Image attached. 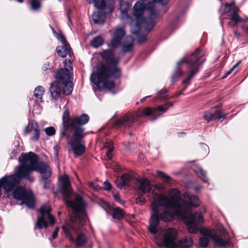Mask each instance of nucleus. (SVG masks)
<instances>
[{
    "label": "nucleus",
    "instance_id": "nucleus-1",
    "mask_svg": "<svg viewBox=\"0 0 248 248\" xmlns=\"http://www.w3.org/2000/svg\"><path fill=\"white\" fill-rule=\"evenodd\" d=\"M154 195L151 204L153 212L149 220V231L153 234H155V243L160 242L163 237V232L166 230L158 227L159 220L164 222L173 220L174 216L178 215L184 218L187 225L189 232L195 233L198 232V225L203 222V218L201 213L196 212L191 214L192 209L198 207L199 200L196 196H190L186 193L185 198L188 201L182 200L180 198V193L176 189L170 191L169 197L164 194H156Z\"/></svg>",
    "mask_w": 248,
    "mask_h": 248
},
{
    "label": "nucleus",
    "instance_id": "nucleus-2",
    "mask_svg": "<svg viewBox=\"0 0 248 248\" xmlns=\"http://www.w3.org/2000/svg\"><path fill=\"white\" fill-rule=\"evenodd\" d=\"M61 191L64 195V200L66 205L70 207L73 210L74 216L71 217L70 221L66 222L62 226V229L66 237L69 241L74 243L77 247H81L87 241L86 235L80 233L78 234L76 239L72 236V232L77 233L83 225L86 219L85 204L82 198L77 195L74 201L69 200L72 194L71 184L69 177L64 175L60 178Z\"/></svg>",
    "mask_w": 248,
    "mask_h": 248
},
{
    "label": "nucleus",
    "instance_id": "nucleus-3",
    "mask_svg": "<svg viewBox=\"0 0 248 248\" xmlns=\"http://www.w3.org/2000/svg\"><path fill=\"white\" fill-rule=\"evenodd\" d=\"M99 54L106 64L98 65V71L91 74L90 80L100 91L111 90L115 87V83L109 78H118L121 76V69L117 66L120 59L109 49L103 50Z\"/></svg>",
    "mask_w": 248,
    "mask_h": 248
},
{
    "label": "nucleus",
    "instance_id": "nucleus-4",
    "mask_svg": "<svg viewBox=\"0 0 248 248\" xmlns=\"http://www.w3.org/2000/svg\"><path fill=\"white\" fill-rule=\"evenodd\" d=\"M39 157L35 154L30 152L28 154H22L19 157L20 165L19 173L22 176L27 177L31 182L34 178L30 176L33 171H37L41 174L40 182L45 189L50 186V179L52 172L49 166L44 162H38Z\"/></svg>",
    "mask_w": 248,
    "mask_h": 248
},
{
    "label": "nucleus",
    "instance_id": "nucleus-5",
    "mask_svg": "<svg viewBox=\"0 0 248 248\" xmlns=\"http://www.w3.org/2000/svg\"><path fill=\"white\" fill-rule=\"evenodd\" d=\"M20 165L16 169V173L11 175H6L0 179V186L3 189L5 194L13 191L12 195L14 199L22 201L29 208L34 207V199L32 192L26 190L24 188L18 186L22 178L27 177L22 176L18 173Z\"/></svg>",
    "mask_w": 248,
    "mask_h": 248
},
{
    "label": "nucleus",
    "instance_id": "nucleus-6",
    "mask_svg": "<svg viewBox=\"0 0 248 248\" xmlns=\"http://www.w3.org/2000/svg\"><path fill=\"white\" fill-rule=\"evenodd\" d=\"M203 55L204 52L202 50L198 48L190 55L186 56L177 63L175 71L171 78V80L172 82H174L177 80L183 75V72L181 70V66L184 63H186L188 68L190 69L187 77L183 81V84H187V85L183 89V92H184L189 84V81L191 80L198 72L199 67L201 64L198 63L197 62L199 60Z\"/></svg>",
    "mask_w": 248,
    "mask_h": 248
},
{
    "label": "nucleus",
    "instance_id": "nucleus-7",
    "mask_svg": "<svg viewBox=\"0 0 248 248\" xmlns=\"http://www.w3.org/2000/svg\"><path fill=\"white\" fill-rule=\"evenodd\" d=\"M169 0H153V1L148 2L145 4L143 2H137L133 7L134 16L136 20L149 22L150 29H153L155 26L154 20L158 16V12L155 9V2H158L162 5L167 4Z\"/></svg>",
    "mask_w": 248,
    "mask_h": 248
},
{
    "label": "nucleus",
    "instance_id": "nucleus-8",
    "mask_svg": "<svg viewBox=\"0 0 248 248\" xmlns=\"http://www.w3.org/2000/svg\"><path fill=\"white\" fill-rule=\"evenodd\" d=\"M173 106L172 103L168 102L163 106H158L153 108L149 107L145 108L140 113L138 114L136 116L125 115L122 116L116 121L115 125L117 128L123 126H129L131 124L137 121L138 118L141 116H150L152 120H155L166 112L169 107Z\"/></svg>",
    "mask_w": 248,
    "mask_h": 248
},
{
    "label": "nucleus",
    "instance_id": "nucleus-9",
    "mask_svg": "<svg viewBox=\"0 0 248 248\" xmlns=\"http://www.w3.org/2000/svg\"><path fill=\"white\" fill-rule=\"evenodd\" d=\"M111 38L108 44V46L111 48H116L122 46V51L126 53L132 51L134 47V39L131 36H126L122 44V40L125 35L126 32L123 27H118L112 31Z\"/></svg>",
    "mask_w": 248,
    "mask_h": 248
},
{
    "label": "nucleus",
    "instance_id": "nucleus-10",
    "mask_svg": "<svg viewBox=\"0 0 248 248\" xmlns=\"http://www.w3.org/2000/svg\"><path fill=\"white\" fill-rule=\"evenodd\" d=\"M177 237V232L175 229L168 228L164 232L161 241L156 242V244L167 248H188L193 245V242L191 237L185 236L177 243L176 240Z\"/></svg>",
    "mask_w": 248,
    "mask_h": 248
},
{
    "label": "nucleus",
    "instance_id": "nucleus-11",
    "mask_svg": "<svg viewBox=\"0 0 248 248\" xmlns=\"http://www.w3.org/2000/svg\"><path fill=\"white\" fill-rule=\"evenodd\" d=\"M200 231L203 235L199 239V244L202 247L205 248L207 247L209 239H212L215 244L217 246L228 247L230 246V243L228 241L224 240L222 238L217 235L215 231L213 229L202 228Z\"/></svg>",
    "mask_w": 248,
    "mask_h": 248
},
{
    "label": "nucleus",
    "instance_id": "nucleus-12",
    "mask_svg": "<svg viewBox=\"0 0 248 248\" xmlns=\"http://www.w3.org/2000/svg\"><path fill=\"white\" fill-rule=\"evenodd\" d=\"M239 9L236 6L235 1L232 0L231 3H221L219 12L222 15H227L231 17V19L234 21L232 26H234L236 24L239 22H246L248 18L243 19L240 17L237 13Z\"/></svg>",
    "mask_w": 248,
    "mask_h": 248
},
{
    "label": "nucleus",
    "instance_id": "nucleus-13",
    "mask_svg": "<svg viewBox=\"0 0 248 248\" xmlns=\"http://www.w3.org/2000/svg\"><path fill=\"white\" fill-rule=\"evenodd\" d=\"M72 83L64 84L59 81L52 83L49 87V92L51 97L57 100L61 97L62 94L68 95L71 94L73 91Z\"/></svg>",
    "mask_w": 248,
    "mask_h": 248
},
{
    "label": "nucleus",
    "instance_id": "nucleus-14",
    "mask_svg": "<svg viewBox=\"0 0 248 248\" xmlns=\"http://www.w3.org/2000/svg\"><path fill=\"white\" fill-rule=\"evenodd\" d=\"M50 211L51 208L49 205H44L40 208L36 222V227L39 229L47 228L48 224L51 225L54 224V218L50 214Z\"/></svg>",
    "mask_w": 248,
    "mask_h": 248
},
{
    "label": "nucleus",
    "instance_id": "nucleus-15",
    "mask_svg": "<svg viewBox=\"0 0 248 248\" xmlns=\"http://www.w3.org/2000/svg\"><path fill=\"white\" fill-rule=\"evenodd\" d=\"M51 30L55 36L62 44V46H58L56 48V52L59 56L64 58L67 55H68L71 58L73 55V53L71 52L72 49L66 40L64 35L61 31L57 33L52 27H51Z\"/></svg>",
    "mask_w": 248,
    "mask_h": 248
},
{
    "label": "nucleus",
    "instance_id": "nucleus-16",
    "mask_svg": "<svg viewBox=\"0 0 248 248\" xmlns=\"http://www.w3.org/2000/svg\"><path fill=\"white\" fill-rule=\"evenodd\" d=\"M85 134H79L78 131L74 133L73 139L68 142L74 155L78 156L81 155L85 150V147L81 143V139Z\"/></svg>",
    "mask_w": 248,
    "mask_h": 248
},
{
    "label": "nucleus",
    "instance_id": "nucleus-17",
    "mask_svg": "<svg viewBox=\"0 0 248 248\" xmlns=\"http://www.w3.org/2000/svg\"><path fill=\"white\" fill-rule=\"evenodd\" d=\"M64 68L60 69L57 71L56 75V78L57 79V81L61 82L64 84H68V83H72L69 81L70 75V70L72 69V63L70 60L68 62L66 60L64 62Z\"/></svg>",
    "mask_w": 248,
    "mask_h": 248
},
{
    "label": "nucleus",
    "instance_id": "nucleus-18",
    "mask_svg": "<svg viewBox=\"0 0 248 248\" xmlns=\"http://www.w3.org/2000/svg\"><path fill=\"white\" fill-rule=\"evenodd\" d=\"M89 120V117L86 114H83L79 117L71 118V130H73L74 133L78 131L79 134H84V129L81 126L87 124Z\"/></svg>",
    "mask_w": 248,
    "mask_h": 248
},
{
    "label": "nucleus",
    "instance_id": "nucleus-19",
    "mask_svg": "<svg viewBox=\"0 0 248 248\" xmlns=\"http://www.w3.org/2000/svg\"><path fill=\"white\" fill-rule=\"evenodd\" d=\"M23 134L24 136L29 134L31 140L37 141L40 137V131L37 123L34 121L29 123L25 128Z\"/></svg>",
    "mask_w": 248,
    "mask_h": 248
},
{
    "label": "nucleus",
    "instance_id": "nucleus-20",
    "mask_svg": "<svg viewBox=\"0 0 248 248\" xmlns=\"http://www.w3.org/2000/svg\"><path fill=\"white\" fill-rule=\"evenodd\" d=\"M136 188L139 193H146L151 190L150 182L147 179H135Z\"/></svg>",
    "mask_w": 248,
    "mask_h": 248
},
{
    "label": "nucleus",
    "instance_id": "nucleus-21",
    "mask_svg": "<svg viewBox=\"0 0 248 248\" xmlns=\"http://www.w3.org/2000/svg\"><path fill=\"white\" fill-rule=\"evenodd\" d=\"M225 117V114L220 111L218 108H214L211 109L210 111H206L204 115V118L207 122L212 120H216Z\"/></svg>",
    "mask_w": 248,
    "mask_h": 248
},
{
    "label": "nucleus",
    "instance_id": "nucleus-22",
    "mask_svg": "<svg viewBox=\"0 0 248 248\" xmlns=\"http://www.w3.org/2000/svg\"><path fill=\"white\" fill-rule=\"evenodd\" d=\"M69 109L66 108L62 116V123L63 125V129L61 131L62 136H66L69 138V135L67 134V131L71 130V119H69Z\"/></svg>",
    "mask_w": 248,
    "mask_h": 248
},
{
    "label": "nucleus",
    "instance_id": "nucleus-23",
    "mask_svg": "<svg viewBox=\"0 0 248 248\" xmlns=\"http://www.w3.org/2000/svg\"><path fill=\"white\" fill-rule=\"evenodd\" d=\"M142 24L145 25V28L146 30L148 31H151L152 30L148 28L150 27V26L148 24V21L145 22V21L139 20V21H138V20H136V23L135 24H131V32L133 34H138L140 32L141 24Z\"/></svg>",
    "mask_w": 248,
    "mask_h": 248
},
{
    "label": "nucleus",
    "instance_id": "nucleus-24",
    "mask_svg": "<svg viewBox=\"0 0 248 248\" xmlns=\"http://www.w3.org/2000/svg\"><path fill=\"white\" fill-rule=\"evenodd\" d=\"M134 180L133 177L128 174L125 173L122 175L121 182L119 180L115 181V184L119 188H122L125 186H129L131 181Z\"/></svg>",
    "mask_w": 248,
    "mask_h": 248
},
{
    "label": "nucleus",
    "instance_id": "nucleus-25",
    "mask_svg": "<svg viewBox=\"0 0 248 248\" xmlns=\"http://www.w3.org/2000/svg\"><path fill=\"white\" fill-rule=\"evenodd\" d=\"M106 17L105 14L101 11L94 12L92 15L93 22L97 24H103L105 20Z\"/></svg>",
    "mask_w": 248,
    "mask_h": 248
},
{
    "label": "nucleus",
    "instance_id": "nucleus-26",
    "mask_svg": "<svg viewBox=\"0 0 248 248\" xmlns=\"http://www.w3.org/2000/svg\"><path fill=\"white\" fill-rule=\"evenodd\" d=\"M112 217L114 219L121 220L124 217L123 211L119 207L114 208L112 209Z\"/></svg>",
    "mask_w": 248,
    "mask_h": 248
},
{
    "label": "nucleus",
    "instance_id": "nucleus-27",
    "mask_svg": "<svg viewBox=\"0 0 248 248\" xmlns=\"http://www.w3.org/2000/svg\"><path fill=\"white\" fill-rule=\"evenodd\" d=\"M104 42V39L100 36L94 37L91 42V45L95 48H97L102 46Z\"/></svg>",
    "mask_w": 248,
    "mask_h": 248
},
{
    "label": "nucleus",
    "instance_id": "nucleus-28",
    "mask_svg": "<svg viewBox=\"0 0 248 248\" xmlns=\"http://www.w3.org/2000/svg\"><path fill=\"white\" fill-rule=\"evenodd\" d=\"M167 91L166 89H163L158 92L157 95L155 98V100L157 101L166 100L168 99L167 94Z\"/></svg>",
    "mask_w": 248,
    "mask_h": 248
},
{
    "label": "nucleus",
    "instance_id": "nucleus-29",
    "mask_svg": "<svg viewBox=\"0 0 248 248\" xmlns=\"http://www.w3.org/2000/svg\"><path fill=\"white\" fill-rule=\"evenodd\" d=\"M89 3H94V6L99 9H103L106 7L104 0H87Z\"/></svg>",
    "mask_w": 248,
    "mask_h": 248
},
{
    "label": "nucleus",
    "instance_id": "nucleus-30",
    "mask_svg": "<svg viewBox=\"0 0 248 248\" xmlns=\"http://www.w3.org/2000/svg\"><path fill=\"white\" fill-rule=\"evenodd\" d=\"M44 92V88L41 86H38L34 91V95L36 98L42 99Z\"/></svg>",
    "mask_w": 248,
    "mask_h": 248
},
{
    "label": "nucleus",
    "instance_id": "nucleus-31",
    "mask_svg": "<svg viewBox=\"0 0 248 248\" xmlns=\"http://www.w3.org/2000/svg\"><path fill=\"white\" fill-rule=\"evenodd\" d=\"M129 9V5L128 3L124 2H120V9L122 14L124 16H126L127 13Z\"/></svg>",
    "mask_w": 248,
    "mask_h": 248
},
{
    "label": "nucleus",
    "instance_id": "nucleus-32",
    "mask_svg": "<svg viewBox=\"0 0 248 248\" xmlns=\"http://www.w3.org/2000/svg\"><path fill=\"white\" fill-rule=\"evenodd\" d=\"M31 8L33 11H37L41 7V3L39 0H31Z\"/></svg>",
    "mask_w": 248,
    "mask_h": 248
},
{
    "label": "nucleus",
    "instance_id": "nucleus-33",
    "mask_svg": "<svg viewBox=\"0 0 248 248\" xmlns=\"http://www.w3.org/2000/svg\"><path fill=\"white\" fill-rule=\"evenodd\" d=\"M157 174L163 180L164 182L165 183H169L171 180V178L169 176L167 175L163 172L157 171Z\"/></svg>",
    "mask_w": 248,
    "mask_h": 248
},
{
    "label": "nucleus",
    "instance_id": "nucleus-34",
    "mask_svg": "<svg viewBox=\"0 0 248 248\" xmlns=\"http://www.w3.org/2000/svg\"><path fill=\"white\" fill-rule=\"evenodd\" d=\"M195 172L197 173H199L202 177V181L204 182H207L208 178L206 177V172L205 170H204L201 167H198L197 169L195 170Z\"/></svg>",
    "mask_w": 248,
    "mask_h": 248
},
{
    "label": "nucleus",
    "instance_id": "nucleus-35",
    "mask_svg": "<svg viewBox=\"0 0 248 248\" xmlns=\"http://www.w3.org/2000/svg\"><path fill=\"white\" fill-rule=\"evenodd\" d=\"M44 131L48 136H52L55 135L56 131L53 127H46L44 129Z\"/></svg>",
    "mask_w": 248,
    "mask_h": 248
},
{
    "label": "nucleus",
    "instance_id": "nucleus-36",
    "mask_svg": "<svg viewBox=\"0 0 248 248\" xmlns=\"http://www.w3.org/2000/svg\"><path fill=\"white\" fill-rule=\"evenodd\" d=\"M241 62V61H239L235 64H234L227 73H226L222 77V78H226L229 74H230L233 70H234Z\"/></svg>",
    "mask_w": 248,
    "mask_h": 248
},
{
    "label": "nucleus",
    "instance_id": "nucleus-37",
    "mask_svg": "<svg viewBox=\"0 0 248 248\" xmlns=\"http://www.w3.org/2000/svg\"><path fill=\"white\" fill-rule=\"evenodd\" d=\"M146 200L143 197L142 195H139L137 198H136V203L137 204H140V205H142L145 203Z\"/></svg>",
    "mask_w": 248,
    "mask_h": 248
},
{
    "label": "nucleus",
    "instance_id": "nucleus-38",
    "mask_svg": "<svg viewBox=\"0 0 248 248\" xmlns=\"http://www.w3.org/2000/svg\"><path fill=\"white\" fill-rule=\"evenodd\" d=\"M104 146L106 148L109 149L110 147H113L112 141L108 139H107L104 142Z\"/></svg>",
    "mask_w": 248,
    "mask_h": 248
},
{
    "label": "nucleus",
    "instance_id": "nucleus-39",
    "mask_svg": "<svg viewBox=\"0 0 248 248\" xmlns=\"http://www.w3.org/2000/svg\"><path fill=\"white\" fill-rule=\"evenodd\" d=\"M104 189L106 190L109 191L111 190L112 187L110 183L108 181H106L104 182Z\"/></svg>",
    "mask_w": 248,
    "mask_h": 248
},
{
    "label": "nucleus",
    "instance_id": "nucleus-40",
    "mask_svg": "<svg viewBox=\"0 0 248 248\" xmlns=\"http://www.w3.org/2000/svg\"><path fill=\"white\" fill-rule=\"evenodd\" d=\"M137 39H138V41L139 43H141L143 42L144 41H145L146 40V35H145L144 34L139 35L138 36Z\"/></svg>",
    "mask_w": 248,
    "mask_h": 248
},
{
    "label": "nucleus",
    "instance_id": "nucleus-41",
    "mask_svg": "<svg viewBox=\"0 0 248 248\" xmlns=\"http://www.w3.org/2000/svg\"><path fill=\"white\" fill-rule=\"evenodd\" d=\"M113 149H114L113 147H110L109 149H108V150L106 153V155L108 158H109V159L111 158V156H112L111 153L113 151Z\"/></svg>",
    "mask_w": 248,
    "mask_h": 248
},
{
    "label": "nucleus",
    "instance_id": "nucleus-42",
    "mask_svg": "<svg viewBox=\"0 0 248 248\" xmlns=\"http://www.w3.org/2000/svg\"><path fill=\"white\" fill-rule=\"evenodd\" d=\"M156 189L159 190H163L165 189V186L163 185L156 184L155 186Z\"/></svg>",
    "mask_w": 248,
    "mask_h": 248
},
{
    "label": "nucleus",
    "instance_id": "nucleus-43",
    "mask_svg": "<svg viewBox=\"0 0 248 248\" xmlns=\"http://www.w3.org/2000/svg\"><path fill=\"white\" fill-rule=\"evenodd\" d=\"M201 145L202 148L203 150H204L205 154L207 153L208 152V150H209L208 146L204 143H201Z\"/></svg>",
    "mask_w": 248,
    "mask_h": 248
},
{
    "label": "nucleus",
    "instance_id": "nucleus-44",
    "mask_svg": "<svg viewBox=\"0 0 248 248\" xmlns=\"http://www.w3.org/2000/svg\"><path fill=\"white\" fill-rule=\"evenodd\" d=\"M219 232L222 233V234H223L224 235H227L228 234V233L227 232V231H226V230L224 228H223V227H221L220 229H219Z\"/></svg>",
    "mask_w": 248,
    "mask_h": 248
},
{
    "label": "nucleus",
    "instance_id": "nucleus-45",
    "mask_svg": "<svg viewBox=\"0 0 248 248\" xmlns=\"http://www.w3.org/2000/svg\"><path fill=\"white\" fill-rule=\"evenodd\" d=\"M59 149H60V147L57 145H55L53 149H54V151L55 152V154L56 155H58V151H59Z\"/></svg>",
    "mask_w": 248,
    "mask_h": 248
},
{
    "label": "nucleus",
    "instance_id": "nucleus-46",
    "mask_svg": "<svg viewBox=\"0 0 248 248\" xmlns=\"http://www.w3.org/2000/svg\"><path fill=\"white\" fill-rule=\"evenodd\" d=\"M114 198L116 202L121 203V200H120V196L118 195H114Z\"/></svg>",
    "mask_w": 248,
    "mask_h": 248
},
{
    "label": "nucleus",
    "instance_id": "nucleus-47",
    "mask_svg": "<svg viewBox=\"0 0 248 248\" xmlns=\"http://www.w3.org/2000/svg\"><path fill=\"white\" fill-rule=\"evenodd\" d=\"M95 184H94L93 182H90L88 183V186H89L90 187L92 188H94Z\"/></svg>",
    "mask_w": 248,
    "mask_h": 248
},
{
    "label": "nucleus",
    "instance_id": "nucleus-48",
    "mask_svg": "<svg viewBox=\"0 0 248 248\" xmlns=\"http://www.w3.org/2000/svg\"><path fill=\"white\" fill-rule=\"evenodd\" d=\"M58 233H57V232H55V231H54L53 232L52 236L53 239H55L57 237Z\"/></svg>",
    "mask_w": 248,
    "mask_h": 248
},
{
    "label": "nucleus",
    "instance_id": "nucleus-49",
    "mask_svg": "<svg viewBox=\"0 0 248 248\" xmlns=\"http://www.w3.org/2000/svg\"><path fill=\"white\" fill-rule=\"evenodd\" d=\"M151 97V96H150V95L145 96V97H143V98H142V99H140V102H141V103H142V102H144V101H145L147 98H149V97Z\"/></svg>",
    "mask_w": 248,
    "mask_h": 248
},
{
    "label": "nucleus",
    "instance_id": "nucleus-50",
    "mask_svg": "<svg viewBox=\"0 0 248 248\" xmlns=\"http://www.w3.org/2000/svg\"><path fill=\"white\" fill-rule=\"evenodd\" d=\"M93 189H94L96 190H98L100 189L101 188H100V187L98 185H97L96 184H95V186H94V187Z\"/></svg>",
    "mask_w": 248,
    "mask_h": 248
},
{
    "label": "nucleus",
    "instance_id": "nucleus-51",
    "mask_svg": "<svg viewBox=\"0 0 248 248\" xmlns=\"http://www.w3.org/2000/svg\"><path fill=\"white\" fill-rule=\"evenodd\" d=\"M69 13H70V11H68V12L67 13V17H68V21L70 23H71V18H70V15H69Z\"/></svg>",
    "mask_w": 248,
    "mask_h": 248
},
{
    "label": "nucleus",
    "instance_id": "nucleus-52",
    "mask_svg": "<svg viewBox=\"0 0 248 248\" xmlns=\"http://www.w3.org/2000/svg\"><path fill=\"white\" fill-rule=\"evenodd\" d=\"M240 33L239 32H237V31H234V35L237 37L238 38L240 36Z\"/></svg>",
    "mask_w": 248,
    "mask_h": 248
},
{
    "label": "nucleus",
    "instance_id": "nucleus-53",
    "mask_svg": "<svg viewBox=\"0 0 248 248\" xmlns=\"http://www.w3.org/2000/svg\"><path fill=\"white\" fill-rule=\"evenodd\" d=\"M179 137H181L182 135H185V133L184 132H180L178 133Z\"/></svg>",
    "mask_w": 248,
    "mask_h": 248
},
{
    "label": "nucleus",
    "instance_id": "nucleus-54",
    "mask_svg": "<svg viewBox=\"0 0 248 248\" xmlns=\"http://www.w3.org/2000/svg\"><path fill=\"white\" fill-rule=\"evenodd\" d=\"M54 231H55V232H57V233H58V232H59V227H56V228H55V230H54Z\"/></svg>",
    "mask_w": 248,
    "mask_h": 248
},
{
    "label": "nucleus",
    "instance_id": "nucleus-55",
    "mask_svg": "<svg viewBox=\"0 0 248 248\" xmlns=\"http://www.w3.org/2000/svg\"><path fill=\"white\" fill-rule=\"evenodd\" d=\"M244 30H245V32H246L247 33H248V27H246L244 28Z\"/></svg>",
    "mask_w": 248,
    "mask_h": 248
},
{
    "label": "nucleus",
    "instance_id": "nucleus-56",
    "mask_svg": "<svg viewBox=\"0 0 248 248\" xmlns=\"http://www.w3.org/2000/svg\"><path fill=\"white\" fill-rule=\"evenodd\" d=\"M89 248H92V247H93V245H92V243L90 244L89 245Z\"/></svg>",
    "mask_w": 248,
    "mask_h": 248
},
{
    "label": "nucleus",
    "instance_id": "nucleus-57",
    "mask_svg": "<svg viewBox=\"0 0 248 248\" xmlns=\"http://www.w3.org/2000/svg\"><path fill=\"white\" fill-rule=\"evenodd\" d=\"M195 190H197H197H199V189H200V187H196L195 188Z\"/></svg>",
    "mask_w": 248,
    "mask_h": 248
},
{
    "label": "nucleus",
    "instance_id": "nucleus-58",
    "mask_svg": "<svg viewBox=\"0 0 248 248\" xmlns=\"http://www.w3.org/2000/svg\"><path fill=\"white\" fill-rule=\"evenodd\" d=\"M17 1H18V2H22L23 0H16Z\"/></svg>",
    "mask_w": 248,
    "mask_h": 248
},
{
    "label": "nucleus",
    "instance_id": "nucleus-59",
    "mask_svg": "<svg viewBox=\"0 0 248 248\" xmlns=\"http://www.w3.org/2000/svg\"><path fill=\"white\" fill-rule=\"evenodd\" d=\"M228 25L229 26L231 25H232V22H229V23H228Z\"/></svg>",
    "mask_w": 248,
    "mask_h": 248
},
{
    "label": "nucleus",
    "instance_id": "nucleus-60",
    "mask_svg": "<svg viewBox=\"0 0 248 248\" xmlns=\"http://www.w3.org/2000/svg\"><path fill=\"white\" fill-rule=\"evenodd\" d=\"M12 154H15V151H14H14H13V152H12Z\"/></svg>",
    "mask_w": 248,
    "mask_h": 248
},
{
    "label": "nucleus",
    "instance_id": "nucleus-61",
    "mask_svg": "<svg viewBox=\"0 0 248 248\" xmlns=\"http://www.w3.org/2000/svg\"><path fill=\"white\" fill-rule=\"evenodd\" d=\"M61 214V212H58V215H60Z\"/></svg>",
    "mask_w": 248,
    "mask_h": 248
},
{
    "label": "nucleus",
    "instance_id": "nucleus-62",
    "mask_svg": "<svg viewBox=\"0 0 248 248\" xmlns=\"http://www.w3.org/2000/svg\"><path fill=\"white\" fill-rule=\"evenodd\" d=\"M203 211H204V212H205V209H203Z\"/></svg>",
    "mask_w": 248,
    "mask_h": 248
},
{
    "label": "nucleus",
    "instance_id": "nucleus-63",
    "mask_svg": "<svg viewBox=\"0 0 248 248\" xmlns=\"http://www.w3.org/2000/svg\"><path fill=\"white\" fill-rule=\"evenodd\" d=\"M59 1H62V0H59Z\"/></svg>",
    "mask_w": 248,
    "mask_h": 248
}]
</instances>
